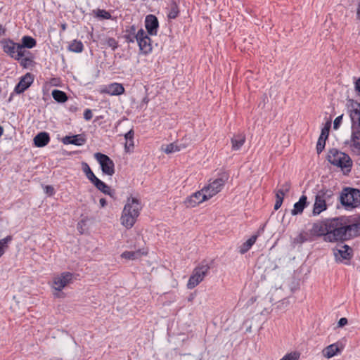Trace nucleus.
Returning <instances> with one entry per match:
<instances>
[{
	"instance_id": "19",
	"label": "nucleus",
	"mask_w": 360,
	"mask_h": 360,
	"mask_svg": "<svg viewBox=\"0 0 360 360\" xmlns=\"http://www.w3.org/2000/svg\"><path fill=\"white\" fill-rule=\"evenodd\" d=\"M50 141V137L46 132H40L34 138V143L37 147H44Z\"/></svg>"
},
{
	"instance_id": "41",
	"label": "nucleus",
	"mask_w": 360,
	"mask_h": 360,
	"mask_svg": "<svg viewBox=\"0 0 360 360\" xmlns=\"http://www.w3.org/2000/svg\"><path fill=\"white\" fill-rule=\"evenodd\" d=\"M342 117H343V115H341L340 116H338L334 122H333V128L334 129H338L340 124H342Z\"/></svg>"
},
{
	"instance_id": "14",
	"label": "nucleus",
	"mask_w": 360,
	"mask_h": 360,
	"mask_svg": "<svg viewBox=\"0 0 360 360\" xmlns=\"http://www.w3.org/2000/svg\"><path fill=\"white\" fill-rule=\"evenodd\" d=\"M145 27L150 35H156L159 27L158 18L153 15H147L145 20Z\"/></svg>"
},
{
	"instance_id": "52",
	"label": "nucleus",
	"mask_w": 360,
	"mask_h": 360,
	"mask_svg": "<svg viewBox=\"0 0 360 360\" xmlns=\"http://www.w3.org/2000/svg\"><path fill=\"white\" fill-rule=\"evenodd\" d=\"M66 28H67V25L66 24L64 23V24L61 25V29H62L63 31H65L66 30Z\"/></svg>"
},
{
	"instance_id": "17",
	"label": "nucleus",
	"mask_w": 360,
	"mask_h": 360,
	"mask_svg": "<svg viewBox=\"0 0 360 360\" xmlns=\"http://www.w3.org/2000/svg\"><path fill=\"white\" fill-rule=\"evenodd\" d=\"M93 184L96 187L97 189L101 191L104 194L108 195L111 198H115V191L111 189L110 186H108L105 183L99 179H98Z\"/></svg>"
},
{
	"instance_id": "34",
	"label": "nucleus",
	"mask_w": 360,
	"mask_h": 360,
	"mask_svg": "<svg viewBox=\"0 0 360 360\" xmlns=\"http://www.w3.org/2000/svg\"><path fill=\"white\" fill-rule=\"evenodd\" d=\"M182 148H185V146H179L176 143H172L170 144L167 145L165 147H162V150L167 154L172 153L176 151H179Z\"/></svg>"
},
{
	"instance_id": "49",
	"label": "nucleus",
	"mask_w": 360,
	"mask_h": 360,
	"mask_svg": "<svg viewBox=\"0 0 360 360\" xmlns=\"http://www.w3.org/2000/svg\"><path fill=\"white\" fill-rule=\"evenodd\" d=\"M282 203H283V202L280 201V200H276V202H275V205H274V209L276 210H278L281 207Z\"/></svg>"
},
{
	"instance_id": "16",
	"label": "nucleus",
	"mask_w": 360,
	"mask_h": 360,
	"mask_svg": "<svg viewBox=\"0 0 360 360\" xmlns=\"http://www.w3.org/2000/svg\"><path fill=\"white\" fill-rule=\"evenodd\" d=\"M62 142L65 145L72 144L81 146L86 143V139L82 134L65 136L62 139Z\"/></svg>"
},
{
	"instance_id": "29",
	"label": "nucleus",
	"mask_w": 360,
	"mask_h": 360,
	"mask_svg": "<svg viewBox=\"0 0 360 360\" xmlns=\"http://www.w3.org/2000/svg\"><path fill=\"white\" fill-rule=\"evenodd\" d=\"M333 196V192L330 189L322 188L317 193L316 197L320 200H323L325 202L330 200Z\"/></svg>"
},
{
	"instance_id": "8",
	"label": "nucleus",
	"mask_w": 360,
	"mask_h": 360,
	"mask_svg": "<svg viewBox=\"0 0 360 360\" xmlns=\"http://www.w3.org/2000/svg\"><path fill=\"white\" fill-rule=\"evenodd\" d=\"M1 44L3 51L15 60H19L25 56L20 44L15 43L11 39L4 40Z\"/></svg>"
},
{
	"instance_id": "12",
	"label": "nucleus",
	"mask_w": 360,
	"mask_h": 360,
	"mask_svg": "<svg viewBox=\"0 0 360 360\" xmlns=\"http://www.w3.org/2000/svg\"><path fill=\"white\" fill-rule=\"evenodd\" d=\"M207 200L209 199L205 192H203V188H202L201 191H197L187 197L184 203L187 207H194Z\"/></svg>"
},
{
	"instance_id": "33",
	"label": "nucleus",
	"mask_w": 360,
	"mask_h": 360,
	"mask_svg": "<svg viewBox=\"0 0 360 360\" xmlns=\"http://www.w3.org/2000/svg\"><path fill=\"white\" fill-rule=\"evenodd\" d=\"M179 13V10L177 4L175 1H172L169 5L167 17L169 19H174L178 16Z\"/></svg>"
},
{
	"instance_id": "47",
	"label": "nucleus",
	"mask_w": 360,
	"mask_h": 360,
	"mask_svg": "<svg viewBox=\"0 0 360 360\" xmlns=\"http://www.w3.org/2000/svg\"><path fill=\"white\" fill-rule=\"evenodd\" d=\"M356 18L360 20V0H358L356 5Z\"/></svg>"
},
{
	"instance_id": "43",
	"label": "nucleus",
	"mask_w": 360,
	"mask_h": 360,
	"mask_svg": "<svg viewBox=\"0 0 360 360\" xmlns=\"http://www.w3.org/2000/svg\"><path fill=\"white\" fill-rule=\"evenodd\" d=\"M328 135H329L328 129L327 127H323L321 130V135L319 137H322V138L327 139L328 137Z\"/></svg>"
},
{
	"instance_id": "42",
	"label": "nucleus",
	"mask_w": 360,
	"mask_h": 360,
	"mask_svg": "<svg viewBox=\"0 0 360 360\" xmlns=\"http://www.w3.org/2000/svg\"><path fill=\"white\" fill-rule=\"evenodd\" d=\"M93 117L92 111L90 109H86L84 112V118L89 121Z\"/></svg>"
},
{
	"instance_id": "25",
	"label": "nucleus",
	"mask_w": 360,
	"mask_h": 360,
	"mask_svg": "<svg viewBox=\"0 0 360 360\" xmlns=\"http://www.w3.org/2000/svg\"><path fill=\"white\" fill-rule=\"evenodd\" d=\"M145 253L141 250L136 251H125L122 253L121 257L127 260H136L139 259Z\"/></svg>"
},
{
	"instance_id": "22",
	"label": "nucleus",
	"mask_w": 360,
	"mask_h": 360,
	"mask_svg": "<svg viewBox=\"0 0 360 360\" xmlns=\"http://www.w3.org/2000/svg\"><path fill=\"white\" fill-rule=\"evenodd\" d=\"M21 41H22V44H20V46L22 47V52H24L25 56V53H26L25 48L32 49L37 44L36 40L30 36H23L22 37Z\"/></svg>"
},
{
	"instance_id": "18",
	"label": "nucleus",
	"mask_w": 360,
	"mask_h": 360,
	"mask_svg": "<svg viewBox=\"0 0 360 360\" xmlns=\"http://www.w3.org/2000/svg\"><path fill=\"white\" fill-rule=\"evenodd\" d=\"M352 252V249L348 245H344L340 249H335L334 255L337 259L340 257L342 259H348L351 258Z\"/></svg>"
},
{
	"instance_id": "31",
	"label": "nucleus",
	"mask_w": 360,
	"mask_h": 360,
	"mask_svg": "<svg viewBox=\"0 0 360 360\" xmlns=\"http://www.w3.org/2000/svg\"><path fill=\"white\" fill-rule=\"evenodd\" d=\"M51 94L53 99L58 103H65L68 100L66 94L60 90L54 89Z\"/></svg>"
},
{
	"instance_id": "10",
	"label": "nucleus",
	"mask_w": 360,
	"mask_h": 360,
	"mask_svg": "<svg viewBox=\"0 0 360 360\" xmlns=\"http://www.w3.org/2000/svg\"><path fill=\"white\" fill-rule=\"evenodd\" d=\"M73 274L70 272H63L54 276L52 287L56 290L61 291L65 286L73 281Z\"/></svg>"
},
{
	"instance_id": "50",
	"label": "nucleus",
	"mask_w": 360,
	"mask_h": 360,
	"mask_svg": "<svg viewBox=\"0 0 360 360\" xmlns=\"http://www.w3.org/2000/svg\"><path fill=\"white\" fill-rule=\"evenodd\" d=\"M99 202L102 207H104L107 205V202L105 198H101Z\"/></svg>"
},
{
	"instance_id": "45",
	"label": "nucleus",
	"mask_w": 360,
	"mask_h": 360,
	"mask_svg": "<svg viewBox=\"0 0 360 360\" xmlns=\"http://www.w3.org/2000/svg\"><path fill=\"white\" fill-rule=\"evenodd\" d=\"M347 319L346 318H341L338 321V326L342 327L347 324Z\"/></svg>"
},
{
	"instance_id": "2",
	"label": "nucleus",
	"mask_w": 360,
	"mask_h": 360,
	"mask_svg": "<svg viewBox=\"0 0 360 360\" xmlns=\"http://www.w3.org/2000/svg\"><path fill=\"white\" fill-rule=\"evenodd\" d=\"M348 112L352 122L351 136L345 143L353 153L360 155V103L349 100Z\"/></svg>"
},
{
	"instance_id": "3",
	"label": "nucleus",
	"mask_w": 360,
	"mask_h": 360,
	"mask_svg": "<svg viewBox=\"0 0 360 360\" xmlns=\"http://www.w3.org/2000/svg\"><path fill=\"white\" fill-rule=\"evenodd\" d=\"M141 210L142 205L140 200L135 197H129L122 212L121 224L127 229L133 227Z\"/></svg>"
},
{
	"instance_id": "20",
	"label": "nucleus",
	"mask_w": 360,
	"mask_h": 360,
	"mask_svg": "<svg viewBox=\"0 0 360 360\" xmlns=\"http://www.w3.org/2000/svg\"><path fill=\"white\" fill-rule=\"evenodd\" d=\"M307 196L302 195L299 201L294 204L293 209L291 210V214L295 216L301 214L307 205Z\"/></svg>"
},
{
	"instance_id": "27",
	"label": "nucleus",
	"mask_w": 360,
	"mask_h": 360,
	"mask_svg": "<svg viewBox=\"0 0 360 360\" xmlns=\"http://www.w3.org/2000/svg\"><path fill=\"white\" fill-rule=\"evenodd\" d=\"M134 131L133 129H130L124 135V139L126 140L124 148L127 152H130L134 148Z\"/></svg>"
},
{
	"instance_id": "46",
	"label": "nucleus",
	"mask_w": 360,
	"mask_h": 360,
	"mask_svg": "<svg viewBox=\"0 0 360 360\" xmlns=\"http://www.w3.org/2000/svg\"><path fill=\"white\" fill-rule=\"evenodd\" d=\"M284 196L285 195L283 194L281 192H280L279 191H278L276 192V200H280V201H283V198H284Z\"/></svg>"
},
{
	"instance_id": "35",
	"label": "nucleus",
	"mask_w": 360,
	"mask_h": 360,
	"mask_svg": "<svg viewBox=\"0 0 360 360\" xmlns=\"http://www.w3.org/2000/svg\"><path fill=\"white\" fill-rule=\"evenodd\" d=\"M12 240V236H8L0 240V257L4 255L8 244Z\"/></svg>"
},
{
	"instance_id": "26",
	"label": "nucleus",
	"mask_w": 360,
	"mask_h": 360,
	"mask_svg": "<svg viewBox=\"0 0 360 360\" xmlns=\"http://www.w3.org/2000/svg\"><path fill=\"white\" fill-rule=\"evenodd\" d=\"M127 34L124 37L128 43H134L138 39V32H136V28L134 25L130 26L126 30Z\"/></svg>"
},
{
	"instance_id": "36",
	"label": "nucleus",
	"mask_w": 360,
	"mask_h": 360,
	"mask_svg": "<svg viewBox=\"0 0 360 360\" xmlns=\"http://www.w3.org/2000/svg\"><path fill=\"white\" fill-rule=\"evenodd\" d=\"M326 139L319 137L316 144V151L318 154H320L324 149L326 145Z\"/></svg>"
},
{
	"instance_id": "39",
	"label": "nucleus",
	"mask_w": 360,
	"mask_h": 360,
	"mask_svg": "<svg viewBox=\"0 0 360 360\" xmlns=\"http://www.w3.org/2000/svg\"><path fill=\"white\" fill-rule=\"evenodd\" d=\"M106 44L112 48V50H115L118 46V43L115 39L110 37L106 39Z\"/></svg>"
},
{
	"instance_id": "7",
	"label": "nucleus",
	"mask_w": 360,
	"mask_h": 360,
	"mask_svg": "<svg viewBox=\"0 0 360 360\" xmlns=\"http://www.w3.org/2000/svg\"><path fill=\"white\" fill-rule=\"evenodd\" d=\"M227 180L228 175L226 173H224L221 174L219 177L214 179L213 181H210V183L203 188V192H205L208 199H210L219 193Z\"/></svg>"
},
{
	"instance_id": "4",
	"label": "nucleus",
	"mask_w": 360,
	"mask_h": 360,
	"mask_svg": "<svg viewBox=\"0 0 360 360\" xmlns=\"http://www.w3.org/2000/svg\"><path fill=\"white\" fill-rule=\"evenodd\" d=\"M327 159L330 164L340 168L342 171L349 172L352 167L350 157L335 148L329 150Z\"/></svg>"
},
{
	"instance_id": "28",
	"label": "nucleus",
	"mask_w": 360,
	"mask_h": 360,
	"mask_svg": "<svg viewBox=\"0 0 360 360\" xmlns=\"http://www.w3.org/2000/svg\"><path fill=\"white\" fill-rule=\"evenodd\" d=\"M257 238V235L252 236L248 240L243 243L239 248V252L240 254H245L247 252L252 246L255 244Z\"/></svg>"
},
{
	"instance_id": "5",
	"label": "nucleus",
	"mask_w": 360,
	"mask_h": 360,
	"mask_svg": "<svg viewBox=\"0 0 360 360\" xmlns=\"http://www.w3.org/2000/svg\"><path fill=\"white\" fill-rule=\"evenodd\" d=\"M340 200L343 207L350 210L360 206V190L350 187L345 188L341 192Z\"/></svg>"
},
{
	"instance_id": "51",
	"label": "nucleus",
	"mask_w": 360,
	"mask_h": 360,
	"mask_svg": "<svg viewBox=\"0 0 360 360\" xmlns=\"http://www.w3.org/2000/svg\"><path fill=\"white\" fill-rule=\"evenodd\" d=\"M6 29L2 25L0 24V36L5 35Z\"/></svg>"
},
{
	"instance_id": "21",
	"label": "nucleus",
	"mask_w": 360,
	"mask_h": 360,
	"mask_svg": "<svg viewBox=\"0 0 360 360\" xmlns=\"http://www.w3.org/2000/svg\"><path fill=\"white\" fill-rule=\"evenodd\" d=\"M231 148L233 150H239L245 142V136L243 134L233 135L231 139Z\"/></svg>"
},
{
	"instance_id": "23",
	"label": "nucleus",
	"mask_w": 360,
	"mask_h": 360,
	"mask_svg": "<svg viewBox=\"0 0 360 360\" xmlns=\"http://www.w3.org/2000/svg\"><path fill=\"white\" fill-rule=\"evenodd\" d=\"M340 352L338 344L334 343L328 345L323 350V355L326 358H332Z\"/></svg>"
},
{
	"instance_id": "53",
	"label": "nucleus",
	"mask_w": 360,
	"mask_h": 360,
	"mask_svg": "<svg viewBox=\"0 0 360 360\" xmlns=\"http://www.w3.org/2000/svg\"><path fill=\"white\" fill-rule=\"evenodd\" d=\"M324 127H327L328 129V131L330 130V122H327V123L326 124V126Z\"/></svg>"
},
{
	"instance_id": "24",
	"label": "nucleus",
	"mask_w": 360,
	"mask_h": 360,
	"mask_svg": "<svg viewBox=\"0 0 360 360\" xmlns=\"http://www.w3.org/2000/svg\"><path fill=\"white\" fill-rule=\"evenodd\" d=\"M327 209L326 202H325L323 200H320L317 197L315 198V202L313 207V214L314 216L319 215L322 212L325 211Z\"/></svg>"
},
{
	"instance_id": "6",
	"label": "nucleus",
	"mask_w": 360,
	"mask_h": 360,
	"mask_svg": "<svg viewBox=\"0 0 360 360\" xmlns=\"http://www.w3.org/2000/svg\"><path fill=\"white\" fill-rule=\"evenodd\" d=\"M210 266L206 262H201L194 269L190 276L187 288L188 289H193L197 286L200 282L203 281L205 277L207 276L210 271Z\"/></svg>"
},
{
	"instance_id": "38",
	"label": "nucleus",
	"mask_w": 360,
	"mask_h": 360,
	"mask_svg": "<svg viewBox=\"0 0 360 360\" xmlns=\"http://www.w3.org/2000/svg\"><path fill=\"white\" fill-rule=\"evenodd\" d=\"M300 357V354L297 352L289 353L285 354L282 359L280 360H298Z\"/></svg>"
},
{
	"instance_id": "48",
	"label": "nucleus",
	"mask_w": 360,
	"mask_h": 360,
	"mask_svg": "<svg viewBox=\"0 0 360 360\" xmlns=\"http://www.w3.org/2000/svg\"><path fill=\"white\" fill-rule=\"evenodd\" d=\"M355 90L360 94V77L355 82Z\"/></svg>"
},
{
	"instance_id": "54",
	"label": "nucleus",
	"mask_w": 360,
	"mask_h": 360,
	"mask_svg": "<svg viewBox=\"0 0 360 360\" xmlns=\"http://www.w3.org/2000/svg\"><path fill=\"white\" fill-rule=\"evenodd\" d=\"M4 132V129L1 126H0V137L2 136Z\"/></svg>"
},
{
	"instance_id": "44",
	"label": "nucleus",
	"mask_w": 360,
	"mask_h": 360,
	"mask_svg": "<svg viewBox=\"0 0 360 360\" xmlns=\"http://www.w3.org/2000/svg\"><path fill=\"white\" fill-rule=\"evenodd\" d=\"M45 192L47 194L52 195L54 193V188L51 186H46L45 187Z\"/></svg>"
},
{
	"instance_id": "11",
	"label": "nucleus",
	"mask_w": 360,
	"mask_h": 360,
	"mask_svg": "<svg viewBox=\"0 0 360 360\" xmlns=\"http://www.w3.org/2000/svg\"><path fill=\"white\" fill-rule=\"evenodd\" d=\"M136 41L139 46L140 51L143 54H148L151 52V39L143 29L138 30V39Z\"/></svg>"
},
{
	"instance_id": "15",
	"label": "nucleus",
	"mask_w": 360,
	"mask_h": 360,
	"mask_svg": "<svg viewBox=\"0 0 360 360\" xmlns=\"http://www.w3.org/2000/svg\"><path fill=\"white\" fill-rule=\"evenodd\" d=\"M33 82V77L30 73H27L22 77H21L20 82L15 86L14 91L18 94L23 93L27 89H28Z\"/></svg>"
},
{
	"instance_id": "1",
	"label": "nucleus",
	"mask_w": 360,
	"mask_h": 360,
	"mask_svg": "<svg viewBox=\"0 0 360 360\" xmlns=\"http://www.w3.org/2000/svg\"><path fill=\"white\" fill-rule=\"evenodd\" d=\"M311 233L324 241H344L360 234V223H351L347 217L328 219L313 224Z\"/></svg>"
},
{
	"instance_id": "37",
	"label": "nucleus",
	"mask_w": 360,
	"mask_h": 360,
	"mask_svg": "<svg viewBox=\"0 0 360 360\" xmlns=\"http://www.w3.org/2000/svg\"><path fill=\"white\" fill-rule=\"evenodd\" d=\"M96 16L102 19H110L111 18V15L109 12L101 9L97 11Z\"/></svg>"
},
{
	"instance_id": "30",
	"label": "nucleus",
	"mask_w": 360,
	"mask_h": 360,
	"mask_svg": "<svg viewBox=\"0 0 360 360\" xmlns=\"http://www.w3.org/2000/svg\"><path fill=\"white\" fill-rule=\"evenodd\" d=\"M82 170L85 174L86 178L94 184L98 178H97L92 170L91 169L89 165L86 162H82Z\"/></svg>"
},
{
	"instance_id": "40",
	"label": "nucleus",
	"mask_w": 360,
	"mask_h": 360,
	"mask_svg": "<svg viewBox=\"0 0 360 360\" xmlns=\"http://www.w3.org/2000/svg\"><path fill=\"white\" fill-rule=\"evenodd\" d=\"M290 188V184L288 182H285L284 184L281 186V188L278 190L283 194L285 195L288 193Z\"/></svg>"
},
{
	"instance_id": "32",
	"label": "nucleus",
	"mask_w": 360,
	"mask_h": 360,
	"mask_svg": "<svg viewBox=\"0 0 360 360\" xmlns=\"http://www.w3.org/2000/svg\"><path fill=\"white\" fill-rule=\"evenodd\" d=\"M84 46L81 41L73 40L69 45V51L75 53H81L83 51Z\"/></svg>"
},
{
	"instance_id": "9",
	"label": "nucleus",
	"mask_w": 360,
	"mask_h": 360,
	"mask_svg": "<svg viewBox=\"0 0 360 360\" xmlns=\"http://www.w3.org/2000/svg\"><path fill=\"white\" fill-rule=\"evenodd\" d=\"M94 158L100 164L102 172L104 174L112 176L115 173L114 162L108 155L96 153L94 154Z\"/></svg>"
},
{
	"instance_id": "13",
	"label": "nucleus",
	"mask_w": 360,
	"mask_h": 360,
	"mask_svg": "<svg viewBox=\"0 0 360 360\" xmlns=\"http://www.w3.org/2000/svg\"><path fill=\"white\" fill-rule=\"evenodd\" d=\"M101 92L110 96H120L124 94V88L122 84L114 82L105 86Z\"/></svg>"
}]
</instances>
